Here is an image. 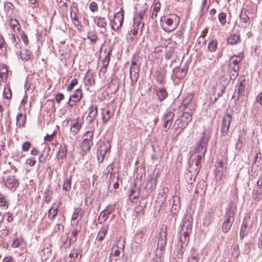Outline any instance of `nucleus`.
I'll return each instance as SVG.
<instances>
[{
  "mask_svg": "<svg viewBox=\"0 0 262 262\" xmlns=\"http://www.w3.org/2000/svg\"><path fill=\"white\" fill-rule=\"evenodd\" d=\"M204 155H201V153L196 152L194 151V153L191 156L192 161L189 164L188 168V171L191 173L192 176H196L201 167L200 162L202 159L204 158Z\"/></svg>",
  "mask_w": 262,
  "mask_h": 262,
  "instance_id": "obj_1",
  "label": "nucleus"
},
{
  "mask_svg": "<svg viewBox=\"0 0 262 262\" xmlns=\"http://www.w3.org/2000/svg\"><path fill=\"white\" fill-rule=\"evenodd\" d=\"M191 224L188 221L183 222L181 227V235L179 237V241L181 243V247L183 248L186 246L189 240V233L191 231Z\"/></svg>",
  "mask_w": 262,
  "mask_h": 262,
  "instance_id": "obj_2",
  "label": "nucleus"
},
{
  "mask_svg": "<svg viewBox=\"0 0 262 262\" xmlns=\"http://www.w3.org/2000/svg\"><path fill=\"white\" fill-rule=\"evenodd\" d=\"M165 19L162 24L164 31L168 32L174 31L179 24V17L176 14H171Z\"/></svg>",
  "mask_w": 262,
  "mask_h": 262,
  "instance_id": "obj_3",
  "label": "nucleus"
},
{
  "mask_svg": "<svg viewBox=\"0 0 262 262\" xmlns=\"http://www.w3.org/2000/svg\"><path fill=\"white\" fill-rule=\"evenodd\" d=\"M111 147V143L109 141L100 142L97 148V158L99 163H102L107 152L110 151Z\"/></svg>",
  "mask_w": 262,
  "mask_h": 262,
  "instance_id": "obj_4",
  "label": "nucleus"
},
{
  "mask_svg": "<svg viewBox=\"0 0 262 262\" xmlns=\"http://www.w3.org/2000/svg\"><path fill=\"white\" fill-rule=\"evenodd\" d=\"M209 139V136L205 132L202 134L199 142L197 144L194 151L196 152L201 153V155H205L207 150V145Z\"/></svg>",
  "mask_w": 262,
  "mask_h": 262,
  "instance_id": "obj_5",
  "label": "nucleus"
},
{
  "mask_svg": "<svg viewBox=\"0 0 262 262\" xmlns=\"http://www.w3.org/2000/svg\"><path fill=\"white\" fill-rule=\"evenodd\" d=\"M231 121L232 117L230 115L228 114L223 117L221 126V135L222 136L227 135Z\"/></svg>",
  "mask_w": 262,
  "mask_h": 262,
  "instance_id": "obj_6",
  "label": "nucleus"
},
{
  "mask_svg": "<svg viewBox=\"0 0 262 262\" xmlns=\"http://www.w3.org/2000/svg\"><path fill=\"white\" fill-rule=\"evenodd\" d=\"M236 206L233 202H231L227 208L225 215L224 222L232 224L234 220V214L236 210Z\"/></svg>",
  "mask_w": 262,
  "mask_h": 262,
  "instance_id": "obj_7",
  "label": "nucleus"
},
{
  "mask_svg": "<svg viewBox=\"0 0 262 262\" xmlns=\"http://www.w3.org/2000/svg\"><path fill=\"white\" fill-rule=\"evenodd\" d=\"M83 123L82 118L78 117L74 121H71L70 132L73 134H77L80 130Z\"/></svg>",
  "mask_w": 262,
  "mask_h": 262,
  "instance_id": "obj_8",
  "label": "nucleus"
},
{
  "mask_svg": "<svg viewBox=\"0 0 262 262\" xmlns=\"http://www.w3.org/2000/svg\"><path fill=\"white\" fill-rule=\"evenodd\" d=\"M247 85V82L245 80V78L242 77L238 79V83L236 85V88H237L238 99H239V97L244 95Z\"/></svg>",
  "mask_w": 262,
  "mask_h": 262,
  "instance_id": "obj_9",
  "label": "nucleus"
},
{
  "mask_svg": "<svg viewBox=\"0 0 262 262\" xmlns=\"http://www.w3.org/2000/svg\"><path fill=\"white\" fill-rule=\"evenodd\" d=\"M114 115V112L109 106H105L102 109L101 116L103 123H106Z\"/></svg>",
  "mask_w": 262,
  "mask_h": 262,
  "instance_id": "obj_10",
  "label": "nucleus"
},
{
  "mask_svg": "<svg viewBox=\"0 0 262 262\" xmlns=\"http://www.w3.org/2000/svg\"><path fill=\"white\" fill-rule=\"evenodd\" d=\"M139 68L135 63L132 62L130 68V77L133 82H136L139 77Z\"/></svg>",
  "mask_w": 262,
  "mask_h": 262,
  "instance_id": "obj_11",
  "label": "nucleus"
},
{
  "mask_svg": "<svg viewBox=\"0 0 262 262\" xmlns=\"http://www.w3.org/2000/svg\"><path fill=\"white\" fill-rule=\"evenodd\" d=\"M244 57L243 53H239L238 55L232 56L229 60V66L230 69L235 66L239 67L238 63L241 62Z\"/></svg>",
  "mask_w": 262,
  "mask_h": 262,
  "instance_id": "obj_12",
  "label": "nucleus"
},
{
  "mask_svg": "<svg viewBox=\"0 0 262 262\" xmlns=\"http://www.w3.org/2000/svg\"><path fill=\"white\" fill-rule=\"evenodd\" d=\"M5 183L6 186L9 189L16 188L19 184L18 180L14 176L8 177Z\"/></svg>",
  "mask_w": 262,
  "mask_h": 262,
  "instance_id": "obj_13",
  "label": "nucleus"
},
{
  "mask_svg": "<svg viewBox=\"0 0 262 262\" xmlns=\"http://www.w3.org/2000/svg\"><path fill=\"white\" fill-rule=\"evenodd\" d=\"M82 93L81 90L79 89H77L75 91L74 93L70 97L68 104L70 106H73V104H71V101H72L74 102H76L80 101L82 98Z\"/></svg>",
  "mask_w": 262,
  "mask_h": 262,
  "instance_id": "obj_14",
  "label": "nucleus"
},
{
  "mask_svg": "<svg viewBox=\"0 0 262 262\" xmlns=\"http://www.w3.org/2000/svg\"><path fill=\"white\" fill-rule=\"evenodd\" d=\"M108 225H103L98 231L96 241L101 242L103 241L107 233Z\"/></svg>",
  "mask_w": 262,
  "mask_h": 262,
  "instance_id": "obj_15",
  "label": "nucleus"
},
{
  "mask_svg": "<svg viewBox=\"0 0 262 262\" xmlns=\"http://www.w3.org/2000/svg\"><path fill=\"white\" fill-rule=\"evenodd\" d=\"M251 226L248 224L247 221H244L241 228L240 237L243 238L247 236L251 230Z\"/></svg>",
  "mask_w": 262,
  "mask_h": 262,
  "instance_id": "obj_16",
  "label": "nucleus"
},
{
  "mask_svg": "<svg viewBox=\"0 0 262 262\" xmlns=\"http://www.w3.org/2000/svg\"><path fill=\"white\" fill-rule=\"evenodd\" d=\"M67 148L65 145L60 146L57 155V158L60 164L63 163V159L67 156Z\"/></svg>",
  "mask_w": 262,
  "mask_h": 262,
  "instance_id": "obj_17",
  "label": "nucleus"
},
{
  "mask_svg": "<svg viewBox=\"0 0 262 262\" xmlns=\"http://www.w3.org/2000/svg\"><path fill=\"white\" fill-rule=\"evenodd\" d=\"M8 77V70L4 64L0 65V84L5 82Z\"/></svg>",
  "mask_w": 262,
  "mask_h": 262,
  "instance_id": "obj_18",
  "label": "nucleus"
},
{
  "mask_svg": "<svg viewBox=\"0 0 262 262\" xmlns=\"http://www.w3.org/2000/svg\"><path fill=\"white\" fill-rule=\"evenodd\" d=\"M89 115L87 119L89 122H92L97 114V107L96 106L91 105L88 108Z\"/></svg>",
  "mask_w": 262,
  "mask_h": 262,
  "instance_id": "obj_19",
  "label": "nucleus"
},
{
  "mask_svg": "<svg viewBox=\"0 0 262 262\" xmlns=\"http://www.w3.org/2000/svg\"><path fill=\"white\" fill-rule=\"evenodd\" d=\"M157 180L155 178H151L147 183L145 189L147 191V194H149L156 189Z\"/></svg>",
  "mask_w": 262,
  "mask_h": 262,
  "instance_id": "obj_20",
  "label": "nucleus"
},
{
  "mask_svg": "<svg viewBox=\"0 0 262 262\" xmlns=\"http://www.w3.org/2000/svg\"><path fill=\"white\" fill-rule=\"evenodd\" d=\"M60 202L54 203L51 208L49 209L48 212V217L51 219H53L57 214L58 208L60 206Z\"/></svg>",
  "mask_w": 262,
  "mask_h": 262,
  "instance_id": "obj_21",
  "label": "nucleus"
},
{
  "mask_svg": "<svg viewBox=\"0 0 262 262\" xmlns=\"http://www.w3.org/2000/svg\"><path fill=\"white\" fill-rule=\"evenodd\" d=\"M192 117L190 114L188 112H184L179 122L180 123H183L184 125H187L189 122L191 121Z\"/></svg>",
  "mask_w": 262,
  "mask_h": 262,
  "instance_id": "obj_22",
  "label": "nucleus"
},
{
  "mask_svg": "<svg viewBox=\"0 0 262 262\" xmlns=\"http://www.w3.org/2000/svg\"><path fill=\"white\" fill-rule=\"evenodd\" d=\"M26 121V115L22 113L18 114L16 117V125L19 127H22L24 126Z\"/></svg>",
  "mask_w": 262,
  "mask_h": 262,
  "instance_id": "obj_23",
  "label": "nucleus"
},
{
  "mask_svg": "<svg viewBox=\"0 0 262 262\" xmlns=\"http://www.w3.org/2000/svg\"><path fill=\"white\" fill-rule=\"evenodd\" d=\"M72 176H71L69 178H67L63 182L62 185V189L65 191V194H67V192L71 189V182Z\"/></svg>",
  "mask_w": 262,
  "mask_h": 262,
  "instance_id": "obj_24",
  "label": "nucleus"
},
{
  "mask_svg": "<svg viewBox=\"0 0 262 262\" xmlns=\"http://www.w3.org/2000/svg\"><path fill=\"white\" fill-rule=\"evenodd\" d=\"M52 254V250L49 247L43 248L40 252V256L42 260H46Z\"/></svg>",
  "mask_w": 262,
  "mask_h": 262,
  "instance_id": "obj_25",
  "label": "nucleus"
},
{
  "mask_svg": "<svg viewBox=\"0 0 262 262\" xmlns=\"http://www.w3.org/2000/svg\"><path fill=\"white\" fill-rule=\"evenodd\" d=\"M241 39L238 34H231L228 38V43L234 45L239 42Z\"/></svg>",
  "mask_w": 262,
  "mask_h": 262,
  "instance_id": "obj_26",
  "label": "nucleus"
},
{
  "mask_svg": "<svg viewBox=\"0 0 262 262\" xmlns=\"http://www.w3.org/2000/svg\"><path fill=\"white\" fill-rule=\"evenodd\" d=\"M156 93L161 101L164 100L168 95L166 90L163 88H158L156 91Z\"/></svg>",
  "mask_w": 262,
  "mask_h": 262,
  "instance_id": "obj_27",
  "label": "nucleus"
},
{
  "mask_svg": "<svg viewBox=\"0 0 262 262\" xmlns=\"http://www.w3.org/2000/svg\"><path fill=\"white\" fill-rule=\"evenodd\" d=\"M161 8V4L159 2H157L155 4L151 15V18L152 19H155L157 16L158 13L159 12Z\"/></svg>",
  "mask_w": 262,
  "mask_h": 262,
  "instance_id": "obj_28",
  "label": "nucleus"
},
{
  "mask_svg": "<svg viewBox=\"0 0 262 262\" xmlns=\"http://www.w3.org/2000/svg\"><path fill=\"white\" fill-rule=\"evenodd\" d=\"M93 144V140L85 141L83 140L82 143V148L83 151L86 152L90 150L91 146Z\"/></svg>",
  "mask_w": 262,
  "mask_h": 262,
  "instance_id": "obj_29",
  "label": "nucleus"
},
{
  "mask_svg": "<svg viewBox=\"0 0 262 262\" xmlns=\"http://www.w3.org/2000/svg\"><path fill=\"white\" fill-rule=\"evenodd\" d=\"M10 26L14 32L19 31L20 26L16 19H11L10 21Z\"/></svg>",
  "mask_w": 262,
  "mask_h": 262,
  "instance_id": "obj_30",
  "label": "nucleus"
},
{
  "mask_svg": "<svg viewBox=\"0 0 262 262\" xmlns=\"http://www.w3.org/2000/svg\"><path fill=\"white\" fill-rule=\"evenodd\" d=\"M82 215V211L80 208L75 209L74 212L72 215V220L75 221L76 220H80Z\"/></svg>",
  "mask_w": 262,
  "mask_h": 262,
  "instance_id": "obj_31",
  "label": "nucleus"
},
{
  "mask_svg": "<svg viewBox=\"0 0 262 262\" xmlns=\"http://www.w3.org/2000/svg\"><path fill=\"white\" fill-rule=\"evenodd\" d=\"M112 49H110L107 52V54L105 56L104 58L103 59V68L105 69H106L107 66L108 65L110 60V56L112 53Z\"/></svg>",
  "mask_w": 262,
  "mask_h": 262,
  "instance_id": "obj_32",
  "label": "nucleus"
},
{
  "mask_svg": "<svg viewBox=\"0 0 262 262\" xmlns=\"http://www.w3.org/2000/svg\"><path fill=\"white\" fill-rule=\"evenodd\" d=\"M220 81V83L223 85V90H222L221 94H219V96H220L223 93L225 89H226V85H227V84L229 82L228 77L226 75L222 76L221 77Z\"/></svg>",
  "mask_w": 262,
  "mask_h": 262,
  "instance_id": "obj_33",
  "label": "nucleus"
},
{
  "mask_svg": "<svg viewBox=\"0 0 262 262\" xmlns=\"http://www.w3.org/2000/svg\"><path fill=\"white\" fill-rule=\"evenodd\" d=\"M166 227H165L164 228L163 227L162 231L160 233L161 239H160V238H158V244H159L160 243L161 245L166 244V242H165V238L166 236Z\"/></svg>",
  "mask_w": 262,
  "mask_h": 262,
  "instance_id": "obj_34",
  "label": "nucleus"
},
{
  "mask_svg": "<svg viewBox=\"0 0 262 262\" xmlns=\"http://www.w3.org/2000/svg\"><path fill=\"white\" fill-rule=\"evenodd\" d=\"M239 67H232V71L230 72V78L231 80H235L238 75Z\"/></svg>",
  "mask_w": 262,
  "mask_h": 262,
  "instance_id": "obj_35",
  "label": "nucleus"
},
{
  "mask_svg": "<svg viewBox=\"0 0 262 262\" xmlns=\"http://www.w3.org/2000/svg\"><path fill=\"white\" fill-rule=\"evenodd\" d=\"M175 126L174 132L176 134V136L181 134L183 132L184 128L186 127V125H184L183 123H180V122H178L177 124H175Z\"/></svg>",
  "mask_w": 262,
  "mask_h": 262,
  "instance_id": "obj_36",
  "label": "nucleus"
},
{
  "mask_svg": "<svg viewBox=\"0 0 262 262\" xmlns=\"http://www.w3.org/2000/svg\"><path fill=\"white\" fill-rule=\"evenodd\" d=\"M123 21V15L122 13H117L115 15V19L114 20V23L117 24L119 23V26H121Z\"/></svg>",
  "mask_w": 262,
  "mask_h": 262,
  "instance_id": "obj_37",
  "label": "nucleus"
},
{
  "mask_svg": "<svg viewBox=\"0 0 262 262\" xmlns=\"http://www.w3.org/2000/svg\"><path fill=\"white\" fill-rule=\"evenodd\" d=\"M98 26L104 28V30L100 31V33H103L105 31V27L106 25V22L104 18L99 17L97 20Z\"/></svg>",
  "mask_w": 262,
  "mask_h": 262,
  "instance_id": "obj_38",
  "label": "nucleus"
},
{
  "mask_svg": "<svg viewBox=\"0 0 262 262\" xmlns=\"http://www.w3.org/2000/svg\"><path fill=\"white\" fill-rule=\"evenodd\" d=\"M140 192L138 190L132 189L129 193V198L130 200H135L139 198Z\"/></svg>",
  "mask_w": 262,
  "mask_h": 262,
  "instance_id": "obj_39",
  "label": "nucleus"
},
{
  "mask_svg": "<svg viewBox=\"0 0 262 262\" xmlns=\"http://www.w3.org/2000/svg\"><path fill=\"white\" fill-rule=\"evenodd\" d=\"M134 27L133 33H141L143 27V24L141 23H135Z\"/></svg>",
  "mask_w": 262,
  "mask_h": 262,
  "instance_id": "obj_40",
  "label": "nucleus"
},
{
  "mask_svg": "<svg viewBox=\"0 0 262 262\" xmlns=\"http://www.w3.org/2000/svg\"><path fill=\"white\" fill-rule=\"evenodd\" d=\"M198 254L192 251L191 254L188 258L187 262H198Z\"/></svg>",
  "mask_w": 262,
  "mask_h": 262,
  "instance_id": "obj_41",
  "label": "nucleus"
},
{
  "mask_svg": "<svg viewBox=\"0 0 262 262\" xmlns=\"http://www.w3.org/2000/svg\"><path fill=\"white\" fill-rule=\"evenodd\" d=\"M108 214H107L104 211V210H103L100 214L99 217H98V222L99 223H102L104 222L108 217Z\"/></svg>",
  "mask_w": 262,
  "mask_h": 262,
  "instance_id": "obj_42",
  "label": "nucleus"
},
{
  "mask_svg": "<svg viewBox=\"0 0 262 262\" xmlns=\"http://www.w3.org/2000/svg\"><path fill=\"white\" fill-rule=\"evenodd\" d=\"M174 116V113L173 112H167L164 115V120L166 121L167 122H170V123L172 122V119Z\"/></svg>",
  "mask_w": 262,
  "mask_h": 262,
  "instance_id": "obj_43",
  "label": "nucleus"
},
{
  "mask_svg": "<svg viewBox=\"0 0 262 262\" xmlns=\"http://www.w3.org/2000/svg\"><path fill=\"white\" fill-rule=\"evenodd\" d=\"M94 133L93 131H87L83 135V140L85 141L93 140Z\"/></svg>",
  "mask_w": 262,
  "mask_h": 262,
  "instance_id": "obj_44",
  "label": "nucleus"
},
{
  "mask_svg": "<svg viewBox=\"0 0 262 262\" xmlns=\"http://www.w3.org/2000/svg\"><path fill=\"white\" fill-rule=\"evenodd\" d=\"M165 47H156L154 49V53L156 54V58H159L161 56L162 53L164 52Z\"/></svg>",
  "mask_w": 262,
  "mask_h": 262,
  "instance_id": "obj_45",
  "label": "nucleus"
},
{
  "mask_svg": "<svg viewBox=\"0 0 262 262\" xmlns=\"http://www.w3.org/2000/svg\"><path fill=\"white\" fill-rule=\"evenodd\" d=\"M79 232L77 229H74L72 231V236L73 237L70 238L69 241V245H70L72 242H75L77 240V235Z\"/></svg>",
  "mask_w": 262,
  "mask_h": 262,
  "instance_id": "obj_46",
  "label": "nucleus"
},
{
  "mask_svg": "<svg viewBox=\"0 0 262 262\" xmlns=\"http://www.w3.org/2000/svg\"><path fill=\"white\" fill-rule=\"evenodd\" d=\"M253 197L254 200L259 201L262 198V190L257 189L254 191Z\"/></svg>",
  "mask_w": 262,
  "mask_h": 262,
  "instance_id": "obj_47",
  "label": "nucleus"
},
{
  "mask_svg": "<svg viewBox=\"0 0 262 262\" xmlns=\"http://www.w3.org/2000/svg\"><path fill=\"white\" fill-rule=\"evenodd\" d=\"M57 4L58 6L62 8L63 9L65 8H67L68 7V3L70 2L69 0H57Z\"/></svg>",
  "mask_w": 262,
  "mask_h": 262,
  "instance_id": "obj_48",
  "label": "nucleus"
},
{
  "mask_svg": "<svg viewBox=\"0 0 262 262\" xmlns=\"http://www.w3.org/2000/svg\"><path fill=\"white\" fill-rule=\"evenodd\" d=\"M3 96L6 99H10L12 97L11 91L10 88H5L3 92Z\"/></svg>",
  "mask_w": 262,
  "mask_h": 262,
  "instance_id": "obj_49",
  "label": "nucleus"
},
{
  "mask_svg": "<svg viewBox=\"0 0 262 262\" xmlns=\"http://www.w3.org/2000/svg\"><path fill=\"white\" fill-rule=\"evenodd\" d=\"M232 226V224H229L228 223H226L225 222H223L222 229L223 232L227 233L228 232Z\"/></svg>",
  "mask_w": 262,
  "mask_h": 262,
  "instance_id": "obj_50",
  "label": "nucleus"
},
{
  "mask_svg": "<svg viewBox=\"0 0 262 262\" xmlns=\"http://www.w3.org/2000/svg\"><path fill=\"white\" fill-rule=\"evenodd\" d=\"M5 41L2 36L0 35V50L1 52L5 54L6 51V47L4 46Z\"/></svg>",
  "mask_w": 262,
  "mask_h": 262,
  "instance_id": "obj_51",
  "label": "nucleus"
},
{
  "mask_svg": "<svg viewBox=\"0 0 262 262\" xmlns=\"http://www.w3.org/2000/svg\"><path fill=\"white\" fill-rule=\"evenodd\" d=\"M218 18L222 24H225L226 23V14L225 13H220L218 15Z\"/></svg>",
  "mask_w": 262,
  "mask_h": 262,
  "instance_id": "obj_52",
  "label": "nucleus"
},
{
  "mask_svg": "<svg viewBox=\"0 0 262 262\" xmlns=\"http://www.w3.org/2000/svg\"><path fill=\"white\" fill-rule=\"evenodd\" d=\"M115 205H109L104 210L107 214L110 215L113 211L115 210Z\"/></svg>",
  "mask_w": 262,
  "mask_h": 262,
  "instance_id": "obj_53",
  "label": "nucleus"
},
{
  "mask_svg": "<svg viewBox=\"0 0 262 262\" xmlns=\"http://www.w3.org/2000/svg\"><path fill=\"white\" fill-rule=\"evenodd\" d=\"M7 206L8 207L7 200L3 194L0 193V206L4 207Z\"/></svg>",
  "mask_w": 262,
  "mask_h": 262,
  "instance_id": "obj_54",
  "label": "nucleus"
},
{
  "mask_svg": "<svg viewBox=\"0 0 262 262\" xmlns=\"http://www.w3.org/2000/svg\"><path fill=\"white\" fill-rule=\"evenodd\" d=\"M135 241L137 243L142 244L144 242L145 239L142 234H138L135 237Z\"/></svg>",
  "mask_w": 262,
  "mask_h": 262,
  "instance_id": "obj_55",
  "label": "nucleus"
},
{
  "mask_svg": "<svg viewBox=\"0 0 262 262\" xmlns=\"http://www.w3.org/2000/svg\"><path fill=\"white\" fill-rule=\"evenodd\" d=\"M78 83V80L77 79H73L71 81L70 84L67 87V91H71L74 86L76 85Z\"/></svg>",
  "mask_w": 262,
  "mask_h": 262,
  "instance_id": "obj_56",
  "label": "nucleus"
},
{
  "mask_svg": "<svg viewBox=\"0 0 262 262\" xmlns=\"http://www.w3.org/2000/svg\"><path fill=\"white\" fill-rule=\"evenodd\" d=\"M31 146V143L30 142L26 141L22 145V149L24 151H28Z\"/></svg>",
  "mask_w": 262,
  "mask_h": 262,
  "instance_id": "obj_57",
  "label": "nucleus"
},
{
  "mask_svg": "<svg viewBox=\"0 0 262 262\" xmlns=\"http://www.w3.org/2000/svg\"><path fill=\"white\" fill-rule=\"evenodd\" d=\"M21 243V239L19 238H16L13 241L12 244V247L14 248H17L20 245Z\"/></svg>",
  "mask_w": 262,
  "mask_h": 262,
  "instance_id": "obj_58",
  "label": "nucleus"
},
{
  "mask_svg": "<svg viewBox=\"0 0 262 262\" xmlns=\"http://www.w3.org/2000/svg\"><path fill=\"white\" fill-rule=\"evenodd\" d=\"M86 37L93 43H95L97 39V37L95 34H87Z\"/></svg>",
  "mask_w": 262,
  "mask_h": 262,
  "instance_id": "obj_59",
  "label": "nucleus"
},
{
  "mask_svg": "<svg viewBox=\"0 0 262 262\" xmlns=\"http://www.w3.org/2000/svg\"><path fill=\"white\" fill-rule=\"evenodd\" d=\"M240 19L242 20V21L244 23H247L249 20V17L246 14V12H242L240 15Z\"/></svg>",
  "mask_w": 262,
  "mask_h": 262,
  "instance_id": "obj_60",
  "label": "nucleus"
},
{
  "mask_svg": "<svg viewBox=\"0 0 262 262\" xmlns=\"http://www.w3.org/2000/svg\"><path fill=\"white\" fill-rule=\"evenodd\" d=\"M191 101V98H190V97L186 98L183 100L182 104H183L184 108H186L188 106V105Z\"/></svg>",
  "mask_w": 262,
  "mask_h": 262,
  "instance_id": "obj_61",
  "label": "nucleus"
},
{
  "mask_svg": "<svg viewBox=\"0 0 262 262\" xmlns=\"http://www.w3.org/2000/svg\"><path fill=\"white\" fill-rule=\"evenodd\" d=\"M255 102L262 106V91L256 97Z\"/></svg>",
  "mask_w": 262,
  "mask_h": 262,
  "instance_id": "obj_62",
  "label": "nucleus"
},
{
  "mask_svg": "<svg viewBox=\"0 0 262 262\" xmlns=\"http://www.w3.org/2000/svg\"><path fill=\"white\" fill-rule=\"evenodd\" d=\"M90 9L93 11L95 12L98 9V6L96 3L92 2L90 5Z\"/></svg>",
  "mask_w": 262,
  "mask_h": 262,
  "instance_id": "obj_63",
  "label": "nucleus"
},
{
  "mask_svg": "<svg viewBox=\"0 0 262 262\" xmlns=\"http://www.w3.org/2000/svg\"><path fill=\"white\" fill-rule=\"evenodd\" d=\"M55 135V132H53L52 134L47 135L44 138L45 141H52L53 140L54 136Z\"/></svg>",
  "mask_w": 262,
  "mask_h": 262,
  "instance_id": "obj_64",
  "label": "nucleus"
}]
</instances>
